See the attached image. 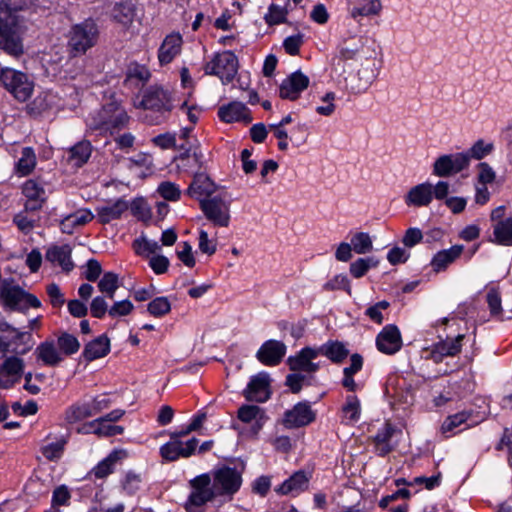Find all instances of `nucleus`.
<instances>
[{"label": "nucleus", "mask_w": 512, "mask_h": 512, "mask_svg": "<svg viewBox=\"0 0 512 512\" xmlns=\"http://www.w3.org/2000/svg\"><path fill=\"white\" fill-rule=\"evenodd\" d=\"M25 3L22 0H2L0 2V49L12 56L24 52L19 34L21 16Z\"/></svg>", "instance_id": "1"}, {"label": "nucleus", "mask_w": 512, "mask_h": 512, "mask_svg": "<svg viewBox=\"0 0 512 512\" xmlns=\"http://www.w3.org/2000/svg\"><path fill=\"white\" fill-rule=\"evenodd\" d=\"M130 117L120 105L111 101L104 104L99 110L91 113L87 118V127L99 135H114L127 127Z\"/></svg>", "instance_id": "2"}, {"label": "nucleus", "mask_w": 512, "mask_h": 512, "mask_svg": "<svg viewBox=\"0 0 512 512\" xmlns=\"http://www.w3.org/2000/svg\"><path fill=\"white\" fill-rule=\"evenodd\" d=\"M0 303L6 311L26 314L29 308L42 307L38 297L19 285H12L4 280L0 286Z\"/></svg>", "instance_id": "3"}, {"label": "nucleus", "mask_w": 512, "mask_h": 512, "mask_svg": "<svg viewBox=\"0 0 512 512\" xmlns=\"http://www.w3.org/2000/svg\"><path fill=\"white\" fill-rule=\"evenodd\" d=\"M67 37L69 53L74 57L83 55L96 45L99 37L98 25L94 19L87 18L72 25Z\"/></svg>", "instance_id": "4"}, {"label": "nucleus", "mask_w": 512, "mask_h": 512, "mask_svg": "<svg viewBox=\"0 0 512 512\" xmlns=\"http://www.w3.org/2000/svg\"><path fill=\"white\" fill-rule=\"evenodd\" d=\"M35 344L30 331H20L4 318L0 319V351L15 355H26Z\"/></svg>", "instance_id": "5"}, {"label": "nucleus", "mask_w": 512, "mask_h": 512, "mask_svg": "<svg viewBox=\"0 0 512 512\" xmlns=\"http://www.w3.org/2000/svg\"><path fill=\"white\" fill-rule=\"evenodd\" d=\"M137 107L153 111L166 119L174 109L173 93L161 85H150L143 91Z\"/></svg>", "instance_id": "6"}, {"label": "nucleus", "mask_w": 512, "mask_h": 512, "mask_svg": "<svg viewBox=\"0 0 512 512\" xmlns=\"http://www.w3.org/2000/svg\"><path fill=\"white\" fill-rule=\"evenodd\" d=\"M239 61L231 50L216 52L211 60L204 65L206 75L218 77L223 85L230 84L238 73Z\"/></svg>", "instance_id": "7"}, {"label": "nucleus", "mask_w": 512, "mask_h": 512, "mask_svg": "<svg viewBox=\"0 0 512 512\" xmlns=\"http://www.w3.org/2000/svg\"><path fill=\"white\" fill-rule=\"evenodd\" d=\"M211 481L218 496L232 498L242 486V471L228 465L216 466L210 472Z\"/></svg>", "instance_id": "8"}, {"label": "nucleus", "mask_w": 512, "mask_h": 512, "mask_svg": "<svg viewBox=\"0 0 512 512\" xmlns=\"http://www.w3.org/2000/svg\"><path fill=\"white\" fill-rule=\"evenodd\" d=\"M0 83L20 102L28 100L34 90V83L26 73L9 67L0 70Z\"/></svg>", "instance_id": "9"}, {"label": "nucleus", "mask_w": 512, "mask_h": 512, "mask_svg": "<svg viewBox=\"0 0 512 512\" xmlns=\"http://www.w3.org/2000/svg\"><path fill=\"white\" fill-rule=\"evenodd\" d=\"M189 485L191 492L185 505L187 511H189V506L202 507L217 497L211 481V475L208 472L191 479Z\"/></svg>", "instance_id": "10"}, {"label": "nucleus", "mask_w": 512, "mask_h": 512, "mask_svg": "<svg viewBox=\"0 0 512 512\" xmlns=\"http://www.w3.org/2000/svg\"><path fill=\"white\" fill-rule=\"evenodd\" d=\"M439 341L433 343L431 346L425 348V358L433 361L435 364L441 363L445 357H455L462 350V341L465 338L464 334H457L456 336L446 335L445 338L438 336Z\"/></svg>", "instance_id": "11"}, {"label": "nucleus", "mask_w": 512, "mask_h": 512, "mask_svg": "<svg viewBox=\"0 0 512 512\" xmlns=\"http://www.w3.org/2000/svg\"><path fill=\"white\" fill-rule=\"evenodd\" d=\"M316 418L317 412L312 409L311 402L302 400L283 413L281 424L289 430L299 429L314 423Z\"/></svg>", "instance_id": "12"}, {"label": "nucleus", "mask_w": 512, "mask_h": 512, "mask_svg": "<svg viewBox=\"0 0 512 512\" xmlns=\"http://www.w3.org/2000/svg\"><path fill=\"white\" fill-rule=\"evenodd\" d=\"M199 207L205 218L216 227H228L230 224V202L221 196H213L200 201Z\"/></svg>", "instance_id": "13"}, {"label": "nucleus", "mask_w": 512, "mask_h": 512, "mask_svg": "<svg viewBox=\"0 0 512 512\" xmlns=\"http://www.w3.org/2000/svg\"><path fill=\"white\" fill-rule=\"evenodd\" d=\"M468 157L463 152L440 155L433 163L432 173L447 178L468 169Z\"/></svg>", "instance_id": "14"}, {"label": "nucleus", "mask_w": 512, "mask_h": 512, "mask_svg": "<svg viewBox=\"0 0 512 512\" xmlns=\"http://www.w3.org/2000/svg\"><path fill=\"white\" fill-rule=\"evenodd\" d=\"M198 444L199 440L196 437H192L185 442L170 439L160 447L159 453L164 461L175 462L180 458H189L195 455Z\"/></svg>", "instance_id": "15"}, {"label": "nucleus", "mask_w": 512, "mask_h": 512, "mask_svg": "<svg viewBox=\"0 0 512 512\" xmlns=\"http://www.w3.org/2000/svg\"><path fill=\"white\" fill-rule=\"evenodd\" d=\"M396 434H402V431L390 421H385L383 426L371 437L374 453L382 458L392 453L398 445L397 442H393V437Z\"/></svg>", "instance_id": "16"}, {"label": "nucleus", "mask_w": 512, "mask_h": 512, "mask_svg": "<svg viewBox=\"0 0 512 512\" xmlns=\"http://www.w3.org/2000/svg\"><path fill=\"white\" fill-rule=\"evenodd\" d=\"M218 189L219 185L211 179L206 171H196L186 189V194L200 203L203 199L213 197Z\"/></svg>", "instance_id": "17"}, {"label": "nucleus", "mask_w": 512, "mask_h": 512, "mask_svg": "<svg viewBox=\"0 0 512 512\" xmlns=\"http://www.w3.org/2000/svg\"><path fill=\"white\" fill-rule=\"evenodd\" d=\"M376 348L386 355H394L403 346L401 332L395 324H387L378 333L375 340Z\"/></svg>", "instance_id": "18"}, {"label": "nucleus", "mask_w": 512, "mask_h": 512, "mask_svg": "<svg viewBox=\"0 0 512 512\" xmlns=\"http://www.w3.org/2000/svg\"><path fill=\"white\" fill-rule=\"evenodd\" d=\"M270 376L266 372H260L250 378L243 395L247 401L264 403L271 397Z\"/></svg>", "instance_id": "19"}, {"label": "nucleus", "mask_w": 512, "mask_h": 512, "mask_svg": "<svg viewBox=\"0 0 512 512\" xmlns=\"http://www.w3.org/2000/svg\"><path fill=\"white\" fill-rule=\"evenodd\" d=\"M310 79L301 70L291 73L279 87V96L282 99L296 101L300 94L308 88Z\"/></svg>", "instance_id": "20"}, {"label": "nucleus", "mask_w": 512, "mask_h": 512, "mask_svg": "<svg viewBox=\"0 0 512 512\" xmlns=\"http://www.w3.org/2000/svg\"><path fill=\"white\" fill-rule=\"evenodd\" d=\"M287 347L279 340H266L256 352V359L263 365L275 367L279 365L286 355Z\"/></svg>", "instance_id": "21"}, {"label": "nucleus", "mask_w": 512, "mask_h": 512, "mask_svg": "<svg viewBox=\"0 0 512 512\" xmlns=\"http://www.w3.org/2000/svg\"><path fill=\"white\" fill-rule=\"evenodd\" d=\"M217 116L221 122L228 124L235 122L249 124L253 120L250 109L240 101H232L220 106Z\"/></svg>", "instance_id": "22"}, {"label": "nucleus", "mask_w": 512, "mask_h": 512, "mask_svg": "<svg viewBox=\"0 0 512 512\" xmlns=\"http://www.w3.org/2000/svg\"><path fill=\"white\" fill-rule=\"evenodd\" d=\"M311 474L304 470L295 471L290 477L284 480L274 491L279 495L298 496L308 489Z\"/></svg>", "instance_id": "23"}, {"label": "nucleus", "mask_w": 512, "mask_h": 512, "mask_svg": "<svg viewBox=\"0 0 512 512\" xmlns=\"http://www.w3.org/2000/svg\"><path fill=\"white\" fill-rule=\"evenodd\" d=\"M110 350V339L107 334L104 333L85 344L80 355V360H84L89 363L107 356L110 353Z\"/></svg>", "instance_id": "24"}, {"label": "nucleus", "mask_w": 512, "mask_h": 512, "mask_svg": "<svg viewBox=\"0 0 512 512\" xmlns=\"http://www.w3.org/2000/svg\"><path fill=\"white\" fill-rule=\"evenodd\" d=\"M182 36L178 32L168 34L158 49V60L161 66L170 64L181 52Z\"/></svg>", "instance_id": "25"}, {"label": "nucleus", "mask_w": 512, "mask_h": 512, "mask_svg": "<svg viewBox=\"0 0 512 512\" xmlns=\"http://www.w3.org/2000/svg\"><path fill=\"white\" fill-rule=\"evenodd\" d=\"M463 252L464 246L462 244H455L448 249L440 250L432 257L430 266L436 273L443 272L449 265L454 263Z\"/></svg>", "instance_id": "26"}, {"label": "nucleus", "mask_w": 512, "mask_h": 512, "mask_svg": "<svg viewBox=\"0 0 512 512\" xmlns=\"http://www.w3.org/2000/svg\"><path fill=\"white\" fill-rule=\"evenodd\" d=\"M433 200V185L424 182L412 187L405 196V203L411 207H426Z\"/></svg>", "instance_id": "27"}, {"label": "nucleus", "mask_w": 512, "mask_h": 512, "mask_svg": "<svg viewBox=\"0 0 512 512\" xmlns=\"http://www.w3.org/2000/svg\"><path fill=\"white\" fill-rule=\"evenodd\" d=\"M34 354L37 361L47 367H57L64 360V357L61 356L54 340H45L41 342L36 347Z\"/></svg>", "instance_id": "28"}, {"label": "nucleus", "mask_w": 512, "mask_h": 512, "mask_svg": "<svg viewBox=\"0 0 512 512\" xmlns=\"http://www.w3.org/2000/svg\"><path fill=\"white\" fill-rule=\"evenodd\" d=\"M150 77L151 73L145 65L132 62L127 66L124 86L129 89H141Z\"/></svg>", "instance_id": "29"}, {"label": "nucleus", "mask_w": 512, "mask_h": 512, "mask_svg": "<svg viewBox=\"0 0 512 512\" xmlns=\"http://www.w3.org/2000/svg\"><path fill=\"white\" fill-rule=\"evenodd\" d=\"M72 249L68 244L61 246L53 245L46 251L45 258L51 263H58L66 273L74 269V263L71 259Z\"/></svg>", "instance_id": "30"}, {"label": "nucleus", "mask_w": 512, "mask_h": 512, "mask_svg": "<svg viewBox=\"0 0 512 512\" xmlns=\"http://www.w3.org/2000/svg\"><path fill=\"white\" fill-rule=\"evenodd\" d=\"M126 456L127 453L125 450L115 449L109 453L107 457L98 462L90 473L93 474L96 479H104L114 472L115 464Z\"/></svg>", "instance_id": "31"}, {"label": "nucleus", "mask_w": 512, "mask_h": 512, "mask_svg": "<svg viewBox=\"0 0 512 512\" xmlns=\"http://www.w3.org/2000/svg\"><path fill=\"white\" fill-rule=\"evenodd\" d=\"M93 218L94 215L89 209L78 210L61 220L60 230L64 234L71 235L77 227L88 224Z\"/></svg>", "instance_id": "32"}, {"label": "nucleus", "mask_w": 512, "mask_h": 512, "mask_svg": "<svg viewBox=\"0 0 512 512\" xmlns=\"http://www.w3.org/2000/svg\"><path fill=\"white\" fill-rule=\"evenodd\" d=\"M318 354L327 357L332 363L340 364L349 355V350L343 342L328 340L317 348Z\"/></svg>", "instance_id": "33"}, {"label": "nucleus", "mask_w": 512, "mask_h": 512, "mask_svg": "<svg viewBox=\"0 0 512 512\" xmlns=\"http://www.w3.org/2000/svg\"><path fill=\"white\" fill-rule=\"evenodd\" d=\"M319 356L317 348L310 346L303 347L295 355H291L287 359V365L293 372H304L307 368L309 360H314Z\"/></svg>", "instance_id": "34"}, {"label": "nucleus", "mask_w": 512, "mask_h": 512, "mask_svg": "<svg viewBox=\"0 0 512 512\" xmlns=\"http://www.w3.org/2000/svg\"><path fill=\"white\" fill-rule=\"evenodd\" d=\"M128 209V204L122 199H118L112 205L101 206L97 208L98 221L101 224H108L113 220L120 219L122 214Z\"/></svg>", "instance_id": "35"}, {"label": "nucleus", "mask_w": 512, "mask_h": 512, "mask_svg": "<svg viewBox=\"0 0 512 512\" xmlns=\"http://www.w3.org/2000/svg\"><path fill=\"white\" fill-rule=\"evenodd\" d=\"M489 241L499 246H512V217L493 225V238Z\"/></svg>", "instance_id": "36"}, {"label": "nucleus", "mask_w": 512, "mask_h": 512, "mask_svg": "<svg viewBox=\"0 0 512 512\" xmlns=\"http://www.w3.org/2000/svg\"><path fill=\"white\" fill-rule=\"evenodd\" d=\"M94 416L89 402H76L66 408L64 419L68 424H75Z\"/></svg>", "instance_id": "37"}, {"label": "nucleus", "mask_w": 512, "mask_h": 512, "mask_svg": "<svg viewBox=\"0 0 512 512\" xmlns=\"http://www.w3.org/2000/svg\"><path fill=\"white\" fill-rule=\"evenodd\" d=\"M92 145L90 141L82 140L69 149L68 160L76 167H82L91 157Z\"/></svg>", "instance_id": "38"}, {"label": "nucleus", "mask_w": 512, "mask_h": 512, "mask_svg": "<svg viewBox=\"0 0 512 512\" xmlns=\"http://www.w3.org/2000/svg\"><path fill=\"white\" fill-rule=\"evenodd\" d=\"M112 18L123 25H129L133 22L135 17V6L129 1H121L115 3L111 12Z\"/></svg>", "instance_id": "39"}, {"label": "nucleus", "mask_w": 512, "mask_h": 512, "mask_svg": "<svg viewBox=\"0 0 512 512\" xmlns=\"http://www.w3.org/2000/svg\"><path fill=\"white\" fill-rule=\"evenodd\" d=\"M36 166V155L32 147H24L21 157L15 164V173L19 177L28 176Z\"/></svg>", "instance_id": "40"}, {"label": "nucleus", "mask_w": 512, "mask_h": 512, "mask_svg": "<svg viewBox=\"0 0 512 512\" xmlns=\"http://www.w3.org/2000/svg\"><path fill=\"white\" fill-rule=\"evenodd\" d=\"M80 347L78 338L69 332L64 331L57 337V348L63 357L76 354Z\"/></svg>", "instance_id": "41"}, {"label": "nucleus", "mask_w": 512, "mask_h": 512, "mask_svg": "<svg viewBox=\"0 0 512 512\" xmlns=\"http://www.w3.org/2000/svg\"><path fill=\"white\" fill-rule=\"evenodd\" d=\"M494 149L495 147L492 142H486L483 139H478L469 149L463 151V154L468 157V166H470L472 159L481 162V160L490 155Z\"/></svg>", "instance_id": "42"}, {"label": "nucleus", "mask_w": 512, "mask_h": 512, "mask_svg": "<svg viewBox=\"0 0 512 512\" xmlns=\"http://www.w3.org/2000/svg\"><path fill=\"white\" fill-rule=\"evenodd\" d=\"M288 5L289 0H287L284 7H280L275 3L270 4L268 7V13L264 16L265 23L270 27L287 23V15L289 13L287 8Z\"/></svg>", "instance_id": "43"}, {"label": "nucleus", "mask_w": 512, "mask_h": 512, "mask_svg": "<svg viewBox=\"0 0 512 512\" xmlns=\"http://www.w3.org/2000/svg\"><path fill=\"white\" fill-rule=\"evenodd\" d=\"M142 482L143 478L140 473L129 470L121 479L120 484L126 495L134 496L141 489Z\"/></svg>", "instance_id": "44"}, {"label": "nucleus", "mask_w": 512, "mask_h": 512, "mask_svg": "<svg viewBox=\"0 0 512 512\" xmlns=\"http://www.w3.org/2000/svg\"><path fill=\"white\" fill-rule=\"evenodd\" d=\"M98 289L109 299H113L116 290L119 288V278L114 272H105L98 282Z\"/></svg>", "instance_id": "45"}, {"label": "nucleus", "mask_w": 512, "mask_h": 512, "mask_svg": "<svg viewBox=\"0 0 512 512\" xmlns=\"http://www.w3.org/2000/svg\"><path fill=\"white\" fill-rule=\"evenodd\" d=\"M471 416L472 412L465 410L447 416L441 425L442 434L446 435V437H449L447 435L448 433H452L455 428L466 423Z\"/></svg>", "instance_id": "46"}, {"label": "nucleus", "mask_w": 512, "mask_h": 512, "mask_svg": "<svg viewBox=\"0 0 512 512\" xmlns=\"http://www.w3.org/2000/svg\"><path fill=\"white\" fill-rule=\"evenodd\" d=\"M171 311V302L166 296H159L147 304V312L155 317L162 318Z\"/></svg>", "instance_id": "47"}, {"label": "nucleus", "mask_w": 512, "mask_h": 512, "mask_svg": "<svg viewBox=\"0 0 512 512\" xmlns=\"http://www.w3.org/2000/svg\"><path fill=\"white\" fill-rule=\"evenodd\" d=\"M379 261L374 257L358 258L350 264V274L358 279L366 275L370 268L377 267Z\"/></svg>", "instance_id": "48"}, {"label": "nucleus", "mask_w": 512, "mask_h": 512, "mask_svg": "<svg viewBox=\"0 0 512 512\" xmlns=\"http://www.w3.org/2000/svg\"><path fill=\"white\" fill-rule=\"evenodd\" d=\"M24 366L25 365L23 359L14 354L4 360L0 366V371L7 374L8 376L19 379L24 371Z\"/></svg>", "instance_id": "49"}, {"label": "nucleus", "mask_w": 512, "mask_h": 512, "mask_svg": "<svg viewBox=\"0 0 512 512\" xmlns=\"http://www.w3.org/2000/svg\"><path fill=\"white\" fill-rule=\"evenodd\" d=\"M381 8L380 0H364L363 4L352 8L351 16L356 19L358 17L377 15L381 11Z\"/></svg>", "instance_id": "50"}, {"label": "nucleus", "mask_w": 512, "mask_h": 512, "mask_svg": "<svg viewBox=\"0 0 512 512\" xmlns=\"http://www.w3.org/2000/svg\"><path fill=\"white\" fill-rule=\"evenodd\" d=\"M22 194L30 201H45L43 198L45 190L43 186L35 179H28L24 182L22 186Z\"/></svg>", "instance_id": "51"}, {"label": "nucleus", "mask_w": 512, "mask_h": 512, "mask_svg": "<svg viewBox=\"0 0 512 512\" xmlns=\"http://www.w3.org/2000/svg\"><path fill=\"white\" fill-rule=\"evenodd\" d=\"M342 412L352 422H357L361 416V403L359 398L354 394H349L345 398L342 406Z\"/></svg>", "instance_id": "52"}, {"label": "nucleus", "mask_w": 512, "mask_h": 512, "mask_svg": "<svg viewBox=\"0 0 512 512\" xmlns=\"http://www.w3.org/2000/svg\"><path fill=\"white\" fill-rule=\"evenodd\" d=\"M131 213L139 221L148 223L151 220L152 213L146 200L142 197L135 198L130 205Z\"/></svg>", "instance_id": "53"}, {"label": "nucleus", "mask_w": 512, "mask_h": 512, "mask_svg": "<svg viewBox=\"0 0 512 512\" xmlns=\"http://www.w3.org/2000/svg\"><path fill=\"white\" fill-rule=\"evenodd\" d=\"M266 413L263 408L253 404H243L238 408L237 418L243 423H252L262 414Z\"/></svg>", "instance_id": "54"}, {"label": "nucleus", "mask_w": 512, "mask_h": 512, "mask_svg": "<svg viewBox=\"0 0 512 512\" xmlns=\"http://www.w3.org/2000/svg\"><path fill=\"white\" fill-rule=\"evenodd\" d=\"M351 247L357 254H366L373 248L371 237L366 232H357L351 238Z\"/></svg>", "instance_id": "55"}, {"label": "nucleus", "mask_w": 512, "mask_h": 512, "mask_svg": "<svg viewBox=\"0 0 512 512\" xmlns=\"http://www.w3.org/2000/svg\"><path fill=\"white\" fill-rule=\"evenodd\" d=\"M67 437H61L56 442L49 443L42 448L43 456L49 461H56L61 458L65 445L67 444Z\"/></svg>", "instance_id": "56"}, {"label": "nucleus", "mask_w": 512, "mask_h": 512, "mask_svg": "<svg viewBox=\"0 0 512 512\" xmlns=\"http://www.w3.org/2000/svg\"><path fill=\"white\" fill-rule=\"evenodd\" d=\"M71 500V492L67 485L57 486L52 492L51 508L58 509L60 506H69Z\"/></svg>", "instance_id": "57"}, {"label": "nucleus", "mask_w": 512, "mask_h": 512, "mask_svg": "<svg viewBox=\"0 0 512 512\" xmlns=\"http://www.w3.org/2000/svg\"><path fill=\"white\" fill-rule=\"evenodd\" d=\"M159 195L166 201L176 202L181 197L179 185L170 181H163L157 188Z\"/></svg>", "instance_id": "58"}, {"label": "nucleus", "mask_w": 512, "mask_h": 512, "mask_svg": "<svg viewBox=\"0 0 512 512\" xmlns=\"http://www.w3.org/2000/svg\"><path fill=\"white\" fill-rule=\"evenodd\" d=\"M323 289L325 291L343 290L349 295L352 293L351 282L345 274L335 275L323 285Z\"/></svg>", "instance_id": "59"}, {"label": "nucleus", "mask_w": 512, "mask_h": 512, "mask_svg": "<svg viewBox=\"0 0 512 512\" xmlns=\"http://www.w3.org/2000/svg\"><path fill=\"white\" fill-rule=\"evenodd\" d=\"M303 43L304 35L302 33H298L286 37L283 41V48L290 56H297L300 53V48Z\"/></svg>", "instance_id": "60"}, {"label": "nucleus", "mask_w": 512, "mask_h": 512, "mask_svg": "<svg viewBox=\"0 0 512 512\" xmlns=\"http://www.w3.org/2000/svg\"><path fill=\"white\" fill-rule=\"evenodd\" d=\"M132 247L137 255H144L145 253L152 254L155 253L160 246L155 241H148L144 236L140 238H136Z\"/></svg>", "instance_id": "61"}, {"label": "nucleus", "mask_w": 512, "mask_h": 512, "mask_svg": "<svg viewBox=\"0 0 512 512\" xmlns=\"http://www.w3.org/2000/svg\"><path fill=\"white\" fill-rule=\"evenodd\" d=\"M476 168L478 170L477 181L480 185H488L495 181L496 173L487 162H479Z\"/></svg>", "instance_id": "62"}, {"label": "nucleus", "mask_w": 512, "mask_h": 512, "mask_svg": "<svg viewBox=\"0 0 512 512\" xmlns=\"http://www.w3.org/2000/svg\"><path fill=\"white\" fill-rule=\"evenodd\" d=\"M134 310V305L129 299H124L121 301H116L109 308L108 314L110 317H121L127 316Z\"/></svg>", "instance_id": "63"}, {"label": "nucleus", "mask_w": 512, "mask_h": 512, "mask_svg": "<svg viewBox=\"0 0 512 512\" xmlns=\"http://www.w3.org/2000/svg\"><path fill=\"white\" fill-rule=\"evenodd\" d=\"M390 303L386 300L379 301L365 310V315L376 324H382L384 317L382 310L389 308Z\"/></svg>", "instance_id": "64"}]
</instances>
